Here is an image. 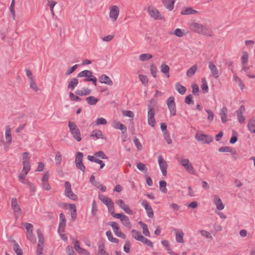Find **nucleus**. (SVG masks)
I'll return each instance as SVG.
<instances>
[{
	"label": "nucleus",
	"instance_id": "31",
	"mask_svg": "<svg viewBox=\"0 0 255 255\" xmlns=\"http://www.w3.org/2000/svg\"><path fill=\"white\" fill-rule=\"evenodd\" d=\"M91 93V90L88 88H83L76 91V94L79 96L88 95Z\"/></svg>",
	"mask_w": 255,
	"mask_h": 255
},
{
	"label": "nucleus",
	"instance_id": "9",
	"mask_svg": "<svg viewBox=\"0 0 255 255\" xmlns=\"http://www.w3.org/2000/svg\"><path fill=\"white\" fill-rule=\"evenodd\" d=\"M158 162L162 175L163 176H166L167 174L166 169L167 167V162L161 155L158 157Z\"/></svg>",
	"mask_w": 255,
	"mask_h": 255
},
{
	"label": "nucleus",
	"instance_id": "41",
	"mask_svg": "<svg viewBox=\"0 0 255 255\" xmlns=\"http://www.w3.org/2000/svg\"><path fill=\"white\" fill-rule=\"evenodd\" d=\"M202 90L204 93H206L208 91V86L207 84V82L205 79V78L202 79V86H201Z\"/></svg>",
	"mask_w": 255,
	"mask_h": 255
},
{
	"label": "nucleus",
	"instance_id": "24",
	"mask_svg": "<svg viewBox=\"0 0 255 255\" xmlns=\"http://www.w3.org/2000/svg\"><path fill=\"white\" fill-rule=\"evenodd\" d=\"M78 84V80L76 78H72L68 84V89L73 90Z\"/></svg>",
	"mask_w": 255,
	"mask_h": 255
},
{
	"label": "nucleus",
	"instance_id": "54",
	"mask_svg": "<svg viewBox=\"0 0 255 255\" xmlns=\"http://www.w3.org/2000/svg\"><path fill=\"white\" fill-rule=\"evenodd\" d=\"M133 142L138 150H140L142 148V145L141 144L138 138L136 136L133 138Z\"/></svg>",
	"mask_w": 255,
	"mask_h": 255
},
{
	"label": "nucleus",
	"instance_id": "27",
	"mask_svg": "<svg viewBox=\"0 0 255 255\" xmlns=\"http://www.w3.org/2000/svg\"><path fill=\"white\" fill-rule=\"evenodd\" d=\"M138 224L143 229V234L147 237H150V232L148 230L147 225L143 223L142 221L139 222Z\"/></svg>",
	"mask_w": 255,
	"mask_h": 255
},
{
	"label": "nucleus",
	"instance_id": "63",
	"mask_svg": "<svg viewBox=\"0 0 255 255\" xmlns=\"http://www.w3.org/2000/svg\"><path fill=\"white\" fill-rule=\"evenodd\" d=\"M116 204L123 210L127 205V204L124 203L123 200L121 199L117 200L116 201Z\"/></svg>",
	"mask_w": 255,
	"mask_h": 255
},
{
	"label": "nucleus",
	"instance_id": "53",
	"mask_svg": "<svg viewBox=\"0 0 255 255\" xmlns=\"http://www.w3.org/2000/svg\"><path fill=\"white\" fill-rule=\"evenodd\" d=\"M55 162L57 165H60L62 161L61 154L59 151H57L55 155Z\"/></svg>",
	"mask_w": 255,
	"mask_h": 255
},
{
	"label": "nucleus",
	"instance_id": "51",
	"mask_svg": "<svg viewBox=\"0 0 255 255\" xmlns=\"http://www.w3.org/2000/svg\"><path fill=\"white\" fill-rule=\"evenodd\" d=\"M21 182H22L24 184H26L29 186L30 191L31 193H34L35 191V187L33 185V184H32L31 182L29 181H21Z\"/></svg>",
	"mask_w": 255,
	"mask_h": 255
},
{
	"label": "nucleus",
	"instance_id": "60",
	"mask_svg": "<svg viewBox=\"0 0 255 255\" xmlns=\"http://www.w3.org/2000/svg\"><path fill=\"white\" fill-rule=\"evenodd\" d=\"M192 88V93L196 95L198 94L199 92V87L196 84H193L191 86Z\"/></svg>",
	"mask_w": 255,
	"mask_h": 255
},
{
	"label": "nucleus",
	"instance_id": "26",
	"mask_svg": "<svg viewBox=\"0 0 255 255\" xmlns=\"http://www.w3.org/2000/svg\"><path fill=\"white\" fill-rule=\"evenodd\" d=\"M197 12V11L192 9L191 7L183 8L181 11V14L183 15L193 14Z\"/></svg>",
	"mask_w": 255,
	"mask_h": 255
},
{
	"label": "nucleus",
	"instance_id": "49",
	"mask_svg": "<svg viewBox=\"0 0 255 255\" xmlns=\"http://www.w3.org/2000/svg\"><path fill=\"white\" fill-rule=\"evenodd\" d=\"M106 205L107 207L109 212H113V211L114 210V203L111 199L110 200Z\"/></svg>",
	"mask_w": 255,
	"mask_h": 255
},
{
	"label": "nucleus",
	"instance_id": "25",
	"mask_svg": "<svg viewBox=\"0 0 255 255\" xmlns=\"http://www.w3.org/2000/svg\"><path fill=\"white\" fill-rule=\"evenodd\" d=\"M113 127L116 129H119L122 130L123 133L127 131V128L126 126L120 122H114L113 124Z\"/></svg>",
	"mask_w": 255,
	"mask_h": 255
},
{
	"label": "nucleus",
	"instance_id": "44",
	"mask_svg": "<svg viewBox=\"0 0 255 255\" xmlns=\"http://www.w3.org/2000/svg\"><path fill=\"white\" fill-rule=\"evenodd\" d=\"M99 199L105 205H107L108 202L110 201V199L106 197V196L99 194Z\"/></svg>",
	"mask_w": 255,
	"mask_h": 255
},
{
	"label": "nucleus",
	"instance_id": "29",
	"mask_svg": "<svg viewBox=\"0 0 255 255\" xmlns=\"http://www.w3.org/2000/svg\"><path fill=\"white\" fill-rule=\"evenodd\" d=\"M175 89L181 95H183L186 91V87L181 85L179 82L175 84Z\"/></svg>",
	"mask_w": 255,
	"mask_h": 255
},
{
	"label": "nucleus",
	"instance_id": "39",
	"mask_svg": "<svg viewBox=\"0 0 255 255\" xmlns=\"http://www.w3.org/2000/svg\"><path fill=\"white\" fill-rule=\"evenodd\" d=\"M152 57V55L151 54L145 53L142 54L139 56V60L141 61H145L148 60Z\"/></svg>",
	"mask_w": 255,
	"mask_h": 255
},
{
	"label": "nucleus",
	"instance_id": "28",
	"mask_svg": "<svg viewBox=\"0 0 255 255\" xmlns=\"http://www.w3.org/2000/svg\"><path fill=\"white\" fill-rule=\"evenodd\" d=\"M13 249L14 251L15 252V253L17 254V255H23V252L22 251V249L20 248V247L15 241H14L13 242Z\"/></svg>",
	"mask_w": 255,
	"mask_h": 255
},
{
	"label": "nucleus",
	"instance_id": "5",
	"mask_svg": "<svg viewBox=\"0 0 255 255\" xmlns=\"http://www.w3.org/2000/svg\"><path fill=\"white\" fill-rule=\"evenodd\" d=\"M11 206L14 211V217L16 219H18L22 213L21 208L17 204V200L16 198H12L11 201Z\"/></svg>",
	"mask_w": 255,
	"mask_h": 255
},
{
	"label": "nucleus",
	"instance_id": "62",
	"mask_svg": "<svg viewBox=\"0 0 255 255\" xmlns=\"http://www.w3.org/2000/svg\"><path fill=\"white\" fill-rule=\"evenodd\" d=\"M108 225L112 227L113 231L115 230H118V229L119 228L118 223L115 222H110L108 223Z\"/></svg>",
	"mask_w": 255,
	"mask_h": 255
},
{
	"label": "nucleus",
	"instance_id": "2",
	"mask_svg": "<svg viewBox=\"0 0 255 255\" xmlns=\"http://www.w3.org/2000/svg\"><path fill=\"white\" fill-rule=\"evenodd\" d=\"M156 104V101L154 99H151L149 103L147 105V121L149 126L152 127H154L155 124V120L154 119V109L152 105H155Z\"/></svg>",
	"mask_w": 255,
	"mask_h": 255
},
{
	"label": "nucleus",
	"instance_id": "47",
	"mask_svg": "<svg viewBox=\"0 0 255 255\" xmlns=\"http://www.w3.org/2000/svg\"><path fill=\"white\" fill-rule=\"evenodd\" d=\"M185 170L189 173L194 174V170L192 164L189 163L187 165L184 166Z\"/></svg>",
	"mask_w": 255,
	"mask_h": 255
},
{
	"label": "nucleus",
	"instance_id": "33",
	"mask_svg": "<svg viewBox=\"0 0 255 255\" xmlns=\"http://www.w3.org/2000/svg\"><path fill=\"white\" fill-rule=\"evenodd\" d=\"M234 81L237 83L240 86L241 89L243 90L245 88V85L243 82L242 81L241 78H240L238 76L234 75L233 77Z\"/></svg>",
	"mask_w": 255,
	"mask_h": 255
},
{
	"label": "nucleus",
	"instance_id": "37",
	"mask_svg": "<svg viewBox=\"0 0 255 255\" xmlns=\"http://www.w3.org/2000/svg\"><path fill=\"white\" fill-rule=\"evenodd\" d=\"M140 242H142L143 244H144V245L148 247L151 248H153V247L152 242L150 240L144 237V236H142V237L141 238Z\"/></svg>",
	"mask_w": 255,
	"mask_h": 255
},
{
	"label": "nucleus",
	"instance_id": "22",
	"mask_svg": "<svg viewBox=\"0 0 255 255\" xmlns=\"http://www.w3.org/2000/svg\"><path fill=\"white\" fill-rule=\"evenodd\" d=\"M248 128L249 131L251 133H255V119L251 118L249 120L248 124Z\"/></svg>",
	"mask_w": 255,
	"mask_h": 255
},
{
	"label": "nucleus",
	"instance_id": "4",
	"mask_svg": "<svg viewBox=\"0 0 255 255\" xmlns=\"http://www.w3.org/2000/svg\"><path fill=\"white\" fill-rule=\"evenodd\" d=\"M78 77H86L84 79V81H92L93 83L96 85V77L93 75V72L90 70H85L78 74Z\"/></svg>",
	"mask_w": 255,
	"mask_h": 255
},
{
	"label": "nucleus",
	"instance_id": "48",
	"mask_svg": "<svg viewBox=\"0 0 255 255\" xmlns=\"http://www.w3.org/2000/svg\"><path fill=\"white\" fill-rule=\"evenodd\" d=\"M37 236L38 237V244H44V237L41 232L39 229L37 230Z\"/></svg>",
	"mask_w": 255,
	"mask_h": 255
},
{
	"label": "nucleus",
	"instance_id": "21",
	"mask_svg": "<svg viewBox=\"0 0 255 255\" xmlns=\"http://www.w3.org/2000/svg\"><path fill=\"white\" fill-rule=\"evenodd\" d=\"M164 6L169 10H172L174 7V0H162Z\"/></svg>",
	"mask_w": 255,
	"mask_h": 255
},
{
	"label": "nucleus",
	"instance_id": "13",
	"mask_svg": "<svg viewBox=\"0 0 255 255\" xmlns=\"http://www.w3.org/2000/svg\"><path fill=\"white\" fill-rule=\"evenodd\" d=\"M173 231L175 233V239L177 243L183 244L184 241L183 240V237L184 235V233L182 231H178L176 229H173Z\"/></svg>",
	"mask_w": 255,
	"mask_h": 255
},
{
	"label": "nucleus",
	"instance_id": "36",
	"mask_svg": "<svg viewBox=\"0 0 255 255\" xmlns=\"http://www.w3.org/2000/svg\"><path fill=\"white\" fill-rule=\"evenodd\" d=\"M197 69V66L196 65H194L192 66L189 69H188V70L186 72V74H187V76H188L189 77L192 76L196 72Z\"/></svg>",
	"mask_w": 255,
	"mask_h": 255
},
{
	"label": "nucleus",
	"instance_id": "19",
	"mask_svg": "<svg viewBox=\"0 0 255 255\" xmlns=\"http://www.w3.org/2000/svg\"><path fill=\"white\" fill-rule=\"evenodd\" d=\"M214 203L219 210H222L224 208V205H223L221 199L217 195L214 196Z\"/></svg>",
	"mask_w": 255,
	"mask_h": 255
},
{
	"label": "nucleus",
	"instance_id": "34",
	"mask_svg": "<svg viewBox=\"0 0 255 255\" xmlns=\"http://www.w3.org/2000/svg\"><path fill=\"white\" fill-rule=\"evenodd\" d=\"M169 67L165 64H162L160 66V70L161 72L164 73L167 77H169Z\"/></svg>",
	"mask_w": 255,
	"mask_h": 255
},
{
	"label": "nucleus",
	"instance_id": "35",
	"mask_svg": "<svg viewBox=\"0 0 255 255\" xmlns=\"http://www.w3.org/2000/svg\"><path fill=\"white\" fill-rule=\"evenodd\" d=\"M106 234L107 237L108 238V240L110 242H111L112 243H119V240L117 238H115L113 237V234L110 231H108L106 232Z\"/></svg>",
	"mask_w": 255,
	"mask_h": 255
},
{
	"label": "nucleus",
	"instance_id": "50",
	"mask_svg": "<svg viewBox=\"0 0 255 255\" xmlns=\"http://www.w3.org/2000/svg\"><path fill=\"white\" fill-rule=\"evenodd\" d=\"M114 232L115 234L119 237H120L124 239H126V235L122 232L120 228L119 229H118V230L114 231Z\"/></svg>",
	"mask_w": 255,
	"mask_h": 255
},
{
	"label": "nucleus",
	"instance_id": "58",
	"mask_svg": "<svg viewBox=\"0 0 255 255\" xmlns=\"http://www.w3.org/2000/svg\"><path fill=\"white\" fill-rule=\"evenodd\" d=\"M136 166L138 170L146 172L147 168L145 164H143L142 163L139 162L137 164Z\"/></svg>",
	"mask_w": 255,
	"mask_h": 255
},
{
	"label": "nucleus",
	"instance_id": "3",
	"mask_svg": "<svg viewBox=\"0 0 255 255\" xmlns=\"http://www.w3.org/2000/svg\"><path fill=\"white\" fill-rule=\"evenodd\" d=\"M68 126L73 138L77 141H80L81 140L80 131L74 122H69Z\"/></svg>",
	"mask_w": 255,
	"mask_h": 255
},
{
	"label": "nucleus",
	"instance_id": "16",
	"mask_svg": "<svg viewBox=\"0 0 255 255\" xmlns=\"http://www.w3.org/2000/svg\"><path fill=\"white\" fill-rule=\"evenodd\" d=\"M228 110L226 107H223L220 111L219 115L221 117V121L223 123H225L227 121Z\"/></svg>",
	"mask_w": 255,
	"mask_h": 255
},
{
	"label": "nucleus",
	"instance_id": "15",
	"mask_svg": "<svg viewBox=\"0 0 255 255\" xmlns=\"http://www.w3.org/2000/svg\"><path fill=\"white\" fill-rule=\"evenodd\" d=\"M60 222L59 224L58 232L60 233L61 232L64 231V228L66 225V219L65 215L63 213L59 215Z\"/></svg>",
	"mask_w": 255,
	"mask_h": 255
},
{
	"label": "nucleus",
	"instance_id": "38",
	"mask_svg": "<svg viewBox=\"0 0 255 255\" xmlns=\"http://www.w3.org/2000/svg\"><path fill=\"white\" fill-rule=\"evenodd\" d=\"M23 170L22 172H26V174H27L30 170V165L29 161H23Z\"/></svg>",
	"mask_w": 255,
	"mask_h": 255
},
{
	"label": "nucleus",
	"instance_id": "12",
	"mask_svg": "<svg viewBox=\"0 0 255 255\" xmlns=\"http://www.w3.org/2000/svg\"><path fill=\"white\" fill-rule=\"evenodd\" d=\"M209 69L210 70L212 76L217 79L220 75L219 71L216 65L212 62L209 63Z\"/></svg>",
	"mask_w": 255,
	"mask_h": 255
},
{
	"label": "nucleus",
	"instance_id": "57",
	"mask_svg": "<svg viewBox=\"0 0 255 255\" xmlns=\"http://www.w3.org/2000/svg\"><path fill=\"white\" fill-rule=\"evenodd\" d=\"M193 96L192 95L189 94L187 96H186L185 99V102L186 104L188 105L193 104L194 102L192 100Z\"/></svg>",
	"mask_w": 255,
	"mask_h": 255
},
{
	"label": "nucleus",
	"instance_id": "18",
	"mask_svg": "<svg viewBox=\"0 0 255 255\" xmlns=\"http://www.w3.org/2000/svg\"><path fill=\"white\" fill-rule=\"evenodd\" d=\"M5 139L6 143L9 145L11 143V128L9 126H7L5 128Z\"/></svg>",
	"mask_w": 255,
	"mask_h": 255
},
{
	"label": "nucleus",
	"instance_id": "32",
	"mask_svg": "<svg viewBox=\"0 0 255 255\" xmlns=\"http://www.w3.org/2000/svg\"><path fill=\"white\" fill-rule=\"evenodd\" d=\"M131 234L132 237L136 240L138 241H140L141 238L143 236L140 232L136 231L135 230H132L131 231Z\"/></svg>",
	"mask_w": 255,
	"mask_h": 255
},
{
	"label": "nucleus",
	"instance_id": "1",
	"mask_svg": "<svg viewBox=\"0 0 255 255\" xmlns=\"http://www.w3.org/2000/svg\"><path fill=\"white\" fill-rule=\"evenodd\" d=\"M191 29L199 34L208 36H212V30L206 25H202L200 23L193 22L190 24Z\"/></svg>",
	"mask_w": 255,
	"mask_h": 255
},
{
	"label": "nucleus",
	"instance_id": "59",
	"mask_svg": "<svg viewBox=\"0 0 255 255\" xmlns=\"http://www.w3.org/2000/svg\"><path fill=\"white\" fill-rule=\"evenodd\" d=\"M163 136L165 140L168 144H170L172 143V140L168 131H166L163 133Z\"/></svg>",
	"mask_w": 255,
	"mask_h": 255
},
{
	"label": "nucleus",
	"instance_id": "10",
	"mask_svg": "<svg viewBox=\"0 0 255 255\" xmlns=\"http://www.w3.org/2000/svg\"><path fill=\"white\" fill-rule=\"evenodd\" d=\"M120 10L118 6L113 5L110 7V17L115 21L119 16Z\"/></svg>",
	"mask_w": 255,
	"mask_h": 255
},
{
	"label": "nucleus",
	"instance_id": "6",
	"mask_svg": "<svg viewBox=\"0 0 255 255\" xmlns=\"http://www.w3.org/2000/svg\"><path fill=\"white\" fill-rule=\"evenodd\" d=\"M195 138L198 141L206 144L211 143L213 140L212 137L211 135L205 134L197 133L195 135Z\"/></svg>",
	"mask_w": 255,
	"mask_h": 255
},
{
	"label": "nucleus",
	"instance_id": "52",
	"mask_svg": "<svg viewBox=\"0 0 255 255\" xmlns=\"http://www.w3.org/2000/svg\"><path fill=\"white\" fill-rule=\"evenodd\" d=\"M98 253L99 255H109L106 251L104 250L103 245H99Z\"/></svg>",
	"mask_w": 255,
	"mask_h": 255
},
{
	"label": "nucleus",
	"instance_id": "20",
	"mask_svg": "<svg viewBox=\"0 0 255 255\" xmlns=\"http://www.w3.org/2000/svg\"><path fill=\"white\" fill-rule=\"evenodd\" d=\"M75 163L78 169H80L83 173L85 172L86 167L83 163V159H75Z\"/></svg>",
	"mask_w": 255,
	"mask_h": 255
},
{
	"label": "nucleus",
	"instance_id": "17",
	"mask_svg": "<svg viewBox=\"0 0 255 255\" xmlns=\"http://www.w3.org/2000/svg\"><path fill=\"white\" fill-rule=\"evenodd\" d=\"M99 81L102 83H104L110 86H112L113 84V81L107 75L105 74H103L100 77Z\"/></svg>",
	"mask_w": 255,
	"mask_h": 255
},
{
	"label": "nucleus",
	"instance_id": "55",
	"mask_svg": "<svg viewBox=\"0 0 255 255\" xmlns=\"http://www.w3.org/2000/svg\"><path fill=\"white\" fill-rule=\"evenodd\" d=\"M87 103L90 105L96 104V98L93 96L87 97L86 99Z\"/></svg>",
	"mask_w": 255,
	"mask_h": 255
},
{
	"label": "nucleus",
	"instance_id": "46",
	"mask_svg": "<svg viewBox=\"0 0 255 255\" xmlns=\"http://www.w3.org/2000/svg\"><path fill=\"white\" fill-rule=\"evenodd\" d=\"M138 77L139 79L143 85H145L148 83V80L146 76L140 74L139 75Z\"/></svg>",
	"mask_w": 255,
	"mask_h": 255
},
{
	"label": "nucleus",
	"instance_id": "40",
	"mask_svg": "<svg viewBox=\"0 0 255 255\" xmlns=\"http://www.w3.org/2000/svg\"><path fill=\"white\" fill-rule=\"evenodd\" d=\"M166 182L164 180H161L159 181V188L160 190L164 193H166L167 190L166 188Z\"/></svg>",
	"mask_w": 255,
	"mask_h": 255
},
{
	"label": "nucleus",
	"instance_id": "14",
	"mask_svg": "<svg viewBox=\"0 0 255 255\" xmlns=\"http://www.w3.org/2000/svg\"><path fill=\"white\" fill-rule=\"evenodd\" d=\"M148 12L151 17L155 19H160V16L158 10L152 7H149L148 8Z\"/></svg>",
	"mask_w": 255,
	"mask_h": 255
},
{
	"label": "nucleus",
	"instance_id": "8",
	"mask_svg": "<svg viewBox=\"0 0 255 255\" xmlns=\"http://www.w3.org/2000/svg\"><path fill=\"white\" fill-rule=\"evenodd\" d=\"M167 105L169 110L170 113V115L172 116H174L176 114V106L174 102V98L172 96L170 97L167 100Z\"/></svg>",
	"mask_w": 255,
	"mask_h": 255
},
{
	"label": "nucleus",
	"instance_id": "61",
	"mask_svg": "<svg viewBox=\"0 0 255 255\" xmlns=\"http://www.w3.org/2000/svg\"><path fill=\"white\" fill-rule=\"evenodd\" d=\"M107 123V120L103 118H98L97 119V125H106Z\"/></svg>",
	"mask_w": 255,
	"mask_h": 255
},
{
	"label": "nucleus",
	"instance_id": "64",
	"mask_svg": "<svg viewBox=\"0 0 255 255\" xmlns=\"http://www.w3.org/2000/svg\"><path fill=\"white\" fill-rule=\"evenodd\" d=\"M30 82V87L31 89H32L34 91L37 92L38 90V87L36 84L34 82V80L29 81Z\"/></svg>",
	"mask_w": 255,
	"mask_h": 255
},
{
	"label": "nucleus",
	"instance_id": "43",
	"mask_svg": "<svg viewBox=\"0 0 255 255\" xmlns=\"http://www.w3.org/2000/svg\"><path fill=\"white\" fill-rule=\"evenodd\" d=\"M206 112L208 114L207 119L209 123L212 122L214 118V114L213 112L209 109H206Z\"/></svg>",
	"mask_w": 255,
	"mask_h": 255
},
{
	"label": "nucleus",
	"instance_id": "23",
	"mask_svg": "<svg viewBox=\"0 0 255 255\" xmlns=\"http://www.w3.org/2000/svg\"><path fill=\"white\" fill-rule=\"evenodd\" d=\"M121 221L127 228H130L131 227V224L128 217L125 214H123V216L121 219Z\"/></svg>",
	"mask_w": 255,
	"mask_h": 255
},
{
	"label": "nucleus",
	"instance_id": "30",
	"mask_svg": "<svg viewBox=\"0 0 255 255\" xmlns=\"http://www.w3.org/2000/svg\"><path fill=\"white\" fill-rule=\"evenodd\" d=\"M249 59V54L246 51H244L242 52V56L241 57V63L242 65H247Z\"/></svg>",
	"mask_w": 255,
	"mask_h": 255
},
{
	"label": "nucleus",
	"instance_id": "42",
	"mask_svg": "<svg viewBox=\"0 0 255 255\" xmlns=\"http://www.w3.org/2000/svg\"><path fill=\"white\" fill-rule=\"evenodd\" d=\"M232 136L230 139V142L231 144L235 143L238 140V132L235 130H232Z\"/></svg>",
	"mask_w": 255,
	"mask_h": 255
},
{
	"label": "nucleus",
	"instance_id": "11",
	"mask_svg": "<svg viewBox=\"0 0 255 255\" xmlns=\"http://www.w3.org/2000/svg\"><path fill=\"white\" fill-rule=\"evenodd\" d=\"M141 204L145 209L147 216L149 218H152L153 216V212L151 206L145 200H143Z\"/></svg>",
	"mask_w": 255,
	"mask_h": 255
},
{
	"label": "nucleus",
	"instance_id": "45",
	"mask_svg": "<svg viewBox=\"0 0 255 255\" xmlns=\"http://www.w3.org/2000/svg\"><path fill=\"white\" fill-rule=\"evenodd\" d=\"M233 149L232 147L228 146H222L219 148V151L221 152H232Z\"/></svg>",
	"mask_w": 255,
	"mask_h": 255
},
{
	"label": "nucleus",
	"instance_id": "56",
	"mask_svg": "<svg viewBox=\"0 0 255 255\" xmlns=\"http://www.w3.org/2000/svg\"><path fill=\"white\" fill-rule=\"evenodd\" d=\"M79 65L76 64L73 66L71 67L70 69H69L65 73V75L68 76L74 72L76 69L78 68Z\"/></svg>",
	"mask_w": 255,
	"mask_h": 255
},
{
	"label": "nucleus",
	"instance_id": "7",
	"mask_svg": "<svg viewBox=\"0 0 255 255\" xmlns=\"http://www.w3.org/2000/svg\"><path fill=\"white\" fill-rule=\"evenodd\" d=\"M65 196L73 200H76L77 197L74 193L72 192L71 190V185L69 182L66 181L65 182Z\"/></svg>",
	"mask_w": 255,
	"mask_h": 255
}]
</instances>
